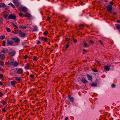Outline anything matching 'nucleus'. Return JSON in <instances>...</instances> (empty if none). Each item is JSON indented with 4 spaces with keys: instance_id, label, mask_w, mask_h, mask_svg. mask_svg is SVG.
Instances as JSON below:
<instances>
[{
    "instance_id": "nucleus-31",
    "label": "nucleus",
    "mask_w": 120,
    "mask_h": 120,
    "mask_svg": "<svg viewBox=\"0 0 120 120\" xmlns=\"http://www.w3.org/2000/svg\"><path fill=\"white\" fill-rule=\"evenodd\" d=\"M8 5H10L13 8H15V6L13 4L11 3H9V4H8Z\"/></svg>"
},
{
    "instance_id": "nucleus-11",
    "label": "nucleus",
    "mask_w": 120,
    "mask_h": 120,
    "mask_svg": "<svg viewBox=\"0 0 120 120\" xmlns=\"http://www.w3.org/2000/svg\"><path fill=\"white\" fill-rule=\"evenodd\" d=\"M23 72L22 69L21 68H20L18 69L17 71V72L19 74H21Z\"/></svg>"
},
{
    "instance_id": "nucleus-5",
    "label": "nucleus",
    "mask_w": 120,
    "mask_h": 120,
    "mask_svg": "<svg viewBox=\"0 0 120 120\" xmlns=\"http://www.w3.org/2000/svg\"><path fill=\"white\" fill-rule=\"evenodd\" d=\"M19 9L20 11H21L24 13L27 12L28 11L27 8L25 7H20L19 8Z\"/></svg>"
},
{
    "instance_id": "nucleus-58",
    "label": "nucleus",
    "mask_w": 120,
    "mask_h": 120,
    "mask_svg": "<svg viewBox=\"0 0 120 120\" xmlns=\"http://www.w3.org/2000/svg\"><path fill=\"white\" fill-rule=\"evenodd\" d=\"M22 45H25L26 44V43L24 42H23L22 43Z\"/></svg>"
},
{
    "instance_id": "nucleus-64",
    "label": "nucleus",
    "mask_w": 120,
    "mask_h": 120,
    "mask_svg": "<svg viewBox=\"0 0 120 120\" xmlns=\"http://www.w3.org/2000/svg\"><path fill=\"white\" fill-rule=\"evenodd\" d=\"M66 47L65 48L66 49H67L68 48V47L69 46V45H66Z\"/></svg>"
},
{
    "instance_id": "nucleus-4",
    "label": "nucleus",
    "mask_w": 120,
    "mask_h": 120,
    "mask_svg": "<svg viewBox=\"0 0 120 120\" xmlns=\"http://www.w3.org/2000/svg\"><path fill=\"white\" fill-rule=\"evenodd\" d=\"M16 16L13 15V14H10L8 17V19H13L15 21L16 20Z\"/></svg>"
},
{
    "instance_id": "nucleus-48",
    "label": "nucleus",
    "mask_w": 120,
    "mask_h": 120,
    "mask_svg": "<svg viewBox=\"0 0 120 120\" xmlns=\"http://www.w3.org/2000/svg\"><path fill=\"white\" fill-rule=\"evenodd\" d=\"M23 15V14L22 13H20L19 14V16L20 17H22Z\"/></svg>"
},
{
    "instance_id": "nucleus-50",
    "label": "nucleus",
    "mask_w": 120,
    "mask_h": 120,
    "mask_svg": "<svg viewBox=\"0 0 120 120\" xmlns=\"http://www.w3.org/2000/svg\"><path fill=\"white\" fill-rule=\"evenodd\" d=\"M5 107L4 109H2V111L3 112H4V113L5 112H6V111L5 110Z\"/></svg>"
},
{
    "instance_id": "nucleus-42",
    "label": "nucleus",
    "mask_w": 120,
    "mask_h": 120,
    "mask_svg": "<svg viewBox=\"0 0 120 120\" xmlns=\"http://www.w3.org/2000/svg\"><path fill=\"white\" fill-rule=\"evenodd\" d=\"M19 32V31H13V33H14V34H19V33L20 32Z\"/></svg>"
},
{
    "instance_id": "nucleus-23",
    "label": "nucleus",
    "mask_w": 120,
    "mask_h": 120,
    "mask_svg": "<svg viewBox=\"0 0 120 120\" xmlns=\"http://www.w3.org/2000/svg\"><path fill=\"white\" fill-rule=\"evenodd\" d=\"M38 30V27L36 26H35L34 28L33 29V31L35 32L37 31Z\"/></svg>"
},
{
    "instance_id": "nucleus-29",
    "label": "nucleus",
    "mask_w": 120,
    "mask_h": 120,
    "mask_svg": "<svg viewBox=\"0 0 120 120\" xmlns=\"http://www.w3.org/2000/svg\"><path fill=\"white\" fill-rule=\"evenodd\" d=\"M88 42L90 44H93L94 43V41L92 40H90L88 41Z\"/></svg>"
},
{
    "instance_id": "nucleus-49",
    "label": "nucleus",
    "mask_w": 120,
    "mask_h": 120,
    "mask_svg": "<svg viewBox=\"0 0 120 120\" xmlns=\"http://www.w3.org/2000/svg\"><path fill=\"white\" fill-rule=\"evenodd\" d=\"M37 45H38L39 44H41V42L40 41H39L38 40L37 41Z\"/></svg>"
},
{
    "instance_id": "nucleus-47",
    "label": "nucleus",
    "mask_w": 120,
    "mask_h": 120,
    "mask_svg": "<svg viewBox=\"0 0 120 120\" xmlns=\"http://www.w3.org/2000/svg\"><path fill=\"white\" fill-rule=\"evenodd\" d=\"M109 3L110 4V5H111L112 6L114 4L113 2L112 1H111Z\"/></svg>"
},
{
    "instance_id": "nucleus-61",
    "label": "nucleus",
    "mask_w": 120,
    "mask_h": 120,
    "mask_svg": "<svg viewBox=\"0 0 120 120\" xmlns=\"http://www.w3.org/2000/svg\"><path fill=\"white\" fill-rule=\"evenodd\" d=\"M18 1V0H13V2H16V1Z\"/></svg>"
},
{
    "instance_id": "nucleus-36",
    "label": "nucleus",
    "mask_w": 120,
    "mask_h": 120,
    "mask_svg": "<svg viewBox=\"0 0 120 120\" xmlns=\"http://www.w3.org/2000/svg\"><path fill=\"white\" fill-rule=\"evenodd\" d=\"M5 36H4L2 35L0 37V39L1 40H4L5 39Z\"/></svg>"
},
{
    "instance_id": "nucleus-9",
    "label": "nucleus",
    "mask_w": 120,
    "mask_h": 120,
    "mask_svg": "<svg viewBox=\"0 0 120 120\" xmlns=\"http://www.w3.org/2000/svg\"><path fill=\"white\" fill-rule=\"evenodd\" d=\"M14 59H11L8 62V63H9V65H10L11 66L13 65V64L14 63Z\"/></svg>"
},
{
    "instance_id": "nucleus-32",
    "label": "nucleus",
    "mask_w": 120,
    "mask_h": 120,
    "mask_svg": "<svg viewBox=\"0 0 120 120\" xmlns=\"http://www.w3.org/2000/svg\"><path fill=\"white\" fill-rule=\"evenodd\" d=\"M14 3L15 5L16 6H18L19 5V3L17 1L14 2H13Z\"/></svg>"
},
{
    "instance_id": "nucleus-10",
    "label": "nucleus",
    "mask_w": 120,
    "mask_h": 120,
    "mask_svg": "<svg viewBox=\"0 0 120 120\" xmlns=\"http://www.w3.org/2000/svg\"><path fill=\"white\" fill-rule=\"evenodd\" d=\"M8 50L6 49L5 48L2 50L1 51V53H3L4 54L7 53L8 52Z\"/></svg>"
},
{
    "instance_id": "nucleus-21",
    "label": "nucleus",
    "mask_w": 120,
    "mask_h": 120,
    "mask_svg": "<svg viewBox=\"0 0 120 120\" xmlns=\"http://www.w3.org/2000/svg\"><path fill=\"white\" fill-rule=\"evenodd\" d=\"M19 64V63L15 61L13 63V65L14 67H17L18 66Z\"/></svg>"
},
{
    "instance_id": "nucleus-35",
    "label": "nucleus",
    "mask_w": 120,
    "mask_h": 120,
    "mask_svg": "<svg viewBox=\"0 0 120 120\" xmlns=\"http://www.w3.org/2000/svg\"><path fill=\"white\" fill-rule=\"evenodd\" d=\"M48 32L47 31H46L45 32L43 33V34L45 36L47 35L48 34Z\"/></svg>"
},
{
    "instance_id": "nucleus-26",
    "label": "nucleus",
    "mask_w": 120,
    "mask_h": 120,
    "mask_svg": "<svg viewBox=\"0 0 120 120\" xmlns=\"http://www.w3.org/2000/svg\"><path fill=\"white\" fill-rule=\"evenodd\" d=\"M26 17H31V15L29 13H28L25 15Z\"/></svg>"
},
{
    "instance_id": "nucleus-43",
    "label": "nucleus",
    "mask_w": 120,
    "mask_h": 120,
    "mask_svg": "<svg viewBox=\"0 0 120 120\" xmlns=\"http://www.w3.org/2000/svg\"><path fill=\"white\" fill-rule=\"evenodd\" d=\"M6 30L8 32H10L11 31V30L8 27H7Z\"/></svg>"
},
{
    "instance_id": "nucleus-19",
    "label": "nucleus",
    "mask_w": 120,
    "mask_h": 120,
    "mask_svg": "<svg viewBox=\"0 0 120 120\" xmlns=\"http://www.w3.org/2000/svg\"><path fill=\"white\" fill-rule=\"evenodd\" d=\"M7 43L9 45H12L13 44V42L11 41H8Z\"/></svg>"
},
{
    "instance_id": "nucleus-14",
    "label": "nucleus",
    "mask_w": 120,
    "mask_h": 120,
    "mask_svg": "<svg viewBox=\"0 0 120 120\" xmlns=\"http://www.w3.org/2000/svg\"><path fill=\"white\" fill-rule=\"evenodd\" d=\"M15 80L17 81H19V82H20L22 81V79H20V78H19L18 77H15Z\"/></svg>"
},
{
    "instance_id": "nucleus-57",
    "label": "nucleus",
    "mask_w": 120,
    "mask_h": 120,
    "mask_svg": "<svg viewBox=\"0 0 120 120\" xmlns=\"http://www.w3.org/2000/svg\"><path fill=\"white\" fill-rule=\"evenodd\" d=\"M3 85V83L1 81H0V85L2 86V85Z\"/></svg>"
},
{
    "instance_id": "nucleus-39",
    "label": "nucleus",
    "mask_w": 120,
    "mask_h": 120,
    "mask_svg": "<svg viewBox=\"0 0 120 120\" xmlns=\"http://www.w3.org/2000/svg\"><path fill=\"white\" fill-rule=\"evenodd\" d=\"M3 19L2 18L0 19V24H3Z\"/></svg>"
},
{
    "instance_id": "nucleus-54",
    "label": "nucleus",
    "mask_w": 120,
    "mask_h": 120,
    "mask_svg": "<svg viewBox=\"0 0 120 120\" xmlns=\"http://www.w3.org/2000/svg\"><path fill=\"white\" fill-rule=\"evenodd\" d=\"M116 22L117 23H120V20L117 19L116 20Z\"/></svg>"
},
{
    "instance_id": "nucleus-44",
    "label": "nucleus",
    "mask_w": 120,
    "mask_h": 120,
    "mask_svg": "<svg viewBox=\"0 0 120 120\" xmlns=\"http://www.w3.org/2000/svg\"><path fill=\"white\" fill-rule=\"evenodd\" d=\"M112 87L113 88H114L115 87L116 85L114 83H112L111 85Z\"/></svg>"
},
{
    "instance_id": "nucleus-25",
    "label": "nucleus",
    "mask_w": 120,
    "mask_h": 120,
    "mask_svg": "<svg viewBox=\"0 0 120 120\" xmlns=\"http://www.w3.org/2000/svg\"><path fill=\"white\" fill-rule=\"evenodd\" d=\"M97 85V83L96 82H93L92 83L91 86H95Z\"/></svg>"
},
{
    "instance_id": "nucleus-20",
    "label": "nucleus",
    "mask_w": 120,
    "mask_h": 120,
    "mask_svg": "<svg viewBox=\"0 0 120 120\" xmlns=\"http://www.w3.org/2000/svg\"><path fill=\"white\" fill-rule=\"evenodd\" d=\"M11 86H14L17 83V82L15 81H12L11 82Z\"/></svg>"
},
{
    "instance_id": "nucleus-17",
    "label": "nucleus",
    "mask_w": 120,
    "mask_h": 120,
    "mask_svg": "<svg viewBox=\"0 0 120 120\" xmlns=\"http://www.w3.org/2000/svg\"><path fill=\"white\" fill-rule=\"evenodd\" d=\"M81 81L84 83H87L88 81L85 79H82L81 80Z\"/></svg>"
},
{
    "instance_id": "nucleus-33",
    "label": "nucleus",
    "mask_w": 120,
    "mask_h": 120,
    "mask_svg": "<svg viewBox=\"0 0 120 120\" xmlns=\"http://www.w3.org/2000/svg\"><path fill=\"white\" fill-rule=\"evenodd\" d=\"M37 57L35 56H34V58H33V60L35 61H37L38 60Z\"/></svg>"
},
{
    "instance_id": "nucleus-41",
    "label": "nucleus",
    "mask_w": 120,
    "mask_h": 120,
    "mask_svg": "<svg viewBox=\"0 0 120 120\" xmlns=\"http://www.w3.org/2000/svg\"><path fill=\"white\" fill-rule=\"evenodd\" d=\"M28 56L27 55H26L23 57V58L24 59H26L28 58Z\"/></svg>"
},
{
    "instance_id": "nucleus-45",
    "label": "nucleus",
    "mask_w": 120,
    "mask_h": 120,
    "mask_svg": "<svg viewBox=\"0 0 120 120\" xmlns=\"http://www.w3.org/2000/svg\"><path fill=\"white\" fill-rule=\"evenodd\" d=\"M30 76L31 78L34 79V75L31 74Z\"/></svg>"
},
{
    "instance_id": "nucleus-30",
    "label": "nucleus",
    "mask_w": 120,
    "mask_h": 120,
    "mask_svg": "<svg viewBox=\"0 0 120 120\" xmlns=\"http://www.w3.org/2000/svg\"><path fill=\"white\" fill-rule=\"evenodd\" d=\"M26 65L25 67V68H26V70H28L30 68V66L28 64H26Z\"/></svg>"
},
{
    "instance_id": "nucleus-3",
    "label": "nucleus",
    "mask_w": 120,
    "mask_h": 120,
    "mask_svg": "<svg viewBox=\"0 0 120 120\" xmlns=\"http://www.w3.org/2000/svg\"><path fill=\"white\" fill-rule=\"evenodd\" d=\"M106 8V11L109 12H112V7L110 5H108L107 6H105Z\"/></svg>"
},
{
    "instance_id": "nucleus-13",
    "label": "nucleus",
    "mask_w": 120,
    "mask_h": 120,
    "mask_svg": "<svg viewBox=\"0 0 120 120\" xmlns=\"http://www.w3.org/2000/svg\"><path fill=\"white\" fill-rule=\"evenodd\" d=\"M71 40L69 38H66L65 42H66L67 43L65 45H69V44L70 41Z\"/></svg>"
},
{
    "instance_id": "nucleus-16",
    "label": "nucleus",
    "mask_w": 120,
    "mask_h": 120,
    "mask_svg": "<svg viewBox=\"0 0 120 120\" xmlns=\"http://www.w3.org/2000/svg\"><path fill=\"white\" fill-rule=\"evenodd\" d=\"M6 7V5L4 3H0V7L4 8Z\"/></svg>"
},
{
    "instance_id": "nucleus-63",
    "label": "nucleus",
    "mask_w": 120,
    "mask_h": 120,
    "mask_svg": "<svg viewBox=\"0 0 120 120\" xmlns=\"http://www.w3.org/2000/svg\"><path fill=\"white\" fill-rule=\"evenodd\" d=\"M19 28L20 29H21L22 28V26H19Z\"/></svg>"
},
{
    "instance_id": "nucleus-40",
    "label": "nucleus",
    "mask_w": 120,
    "mask_h": 120,
    "mask_svg": "<svg viewBox=\"0 0 120 120\" xmlns=\"http://www.w3.org/2000/svg\"><path fill=\"white\" fill-rule=\"evenodd\" d=\"M92 71L95 72H98V70L96 68L93 69H92Z\"/></svg>"
},
{
    "instance_id": "nucleus-53",
    "label": "nucleus",
    "mask_w": 120,
    "mask_h": 120,
    "mask_svg": "<svg viewBox=\"0 0 120 120\" xmlns=\"http://www.w3.org/2000/svg\"><path fill=\"white\" fill-rule=\"evenodd\" d=\"M83 54H84L85 52H87V51L85 50V49H84L83 50Z\"/></svg>"
},
{
    "instance_id": "nucleus-62",
    "label": "nucleus",
    "mask_w": 120,
    "mask_h": 120,
    "mask_svg": "<svg viewBox=\"0 0 120 120\" xmlns=\"http://www.w3.org/2000/svg\"><path fill=\"white\" fill-rule=\"evenodd\" d=\"M65 120H68V117H66L65 118Z\"/></svg>"
},
{
    "instance_id": "nucleus-51",
    "label": "nucleus",
    "mask_w": 120,
    "mask_h": 120,
    "mask_svg": "<svg viewBox=\"0 0 120 120\" xmlns=\"http://www.w3.org/2000/svg\"><path fill=\"white\" fill-rule=\"evenodd\" d=\"M3 95V94L2 93L0 92V97H1Z\"/></svg>"
},
{
    "instance_id": "nucleus-2",
    "label": "nucleus",
    "mask_w": 120,
    "mask_h": 120,
    "mask_svg": "<svg viewBox=\"0 0 120 120\" xmlns=\"http://www.w3.org/2000/svg\"><path fill=\"white\" fill-rule=\"evenodd\" d=\"M39 39L41 41L44 42H46L48 40L47 38L45 37H39Z\"/></svg>"
},
{
    "instance_id": "nucleus-56",
    "label": "nucleus",
    "mask_w": 120,
    "mask_h": 120,
    "mask_svg": "<svg viewBox=\"0 0 120 120\" xmlns=\"http://www.w3.org/2000/svg\"><path fill=\"white\" fill-rule=\"evenodd\" d=\"M3 44L2 45H5V41H3Z\"/></svg>"
},
{
    "instance_id": "nucleus-15",
    "label": "nucleus",
    "mask_w": 120,
    "mask_h": 120,
    "mask_svg": "<svg viewBox=\"0 0 120 120\" xmlns=\"http://www.w3.org/2000/svg\"><path fill=\"white\" fill-rule=\"evenodd\" d=\"M104 68L106 71H108L110 69V67L108 66H104Z\"/></svg>"
},
{
    "instance_id": "nucleus-55",
    "label": "nucleus",
    "mask_w": 120,
    "mask_h": 120,
    "mask_svg": "<svg viewBox=\"0 0 120 120\" xmlns=\"http://www.w3.org/2000/svg\"><path fill=\"white\" fill-rule=\"evenodd\" d=\"M51 18V17H48L47 18V19H46V21H48L50 20V19Z\"/></svg>"
},
{
    "instance_id": "nucleus-46",
    "label": "nucleus",
    "mask_w": 120,
    "mask_h": 120,
    "mask_svg": "<svg viewBox=\"0 0 120 120\" xmlns=\"http://www.w3.org/2000/svg\"><path fill=\"white\" fill-rule=\"evenodd\" d=\"M3 77V76L2 74H0V78L1 79H2Z\"/></svg>"
},
{
    "instance_id": "nucleus-37",
    "label": "nucleus",
    "mask_w": 120,
    "mask_h": 120,
    "mask_svg": "<svg viewBox=\"0 0 120 120\" xmlns=\"http://www.w3.org/2000/svg\"><path fill=\"white\" fill-rule=\"evenodd\" d=\"M8 14H6L4 15H3V17L5 19H6V18H8Z\"/></svg>"
},
{
    "instance_id": "nucleus-28",
    "label": "nucleus",
    "mask_w": 120,
    "mask_h": 120,
    "mask_svg": "<svg viewBox=\"0 0 120 120\" xmlns=\"http://www.w3.org/2000/svg\"><path fill=\"white\" fill-rule=\"evenodd\" d=\"M72 39L73 40V42L74 43H75V44L77 42V40L76 39H74L73 37H72Z\"/></svg>"
},
{
    "instance_id": "nucleus-7",
    "label": "nucleus",
    "mask_w": 120,
    "mask_h": 120,
    "mask_svg": "<svg viewBox=\"0 0 120 120\" xmlns=\"http://www.w3.org/2000/svg\"><path fill=\"white\" fill-rule=\"evenodd\" d=\"M8 55L10 56H13L16 54L15 51L14 50H12L8 52Z\"/></svg>"
},
{
    "instance_id": "nucleus-24",
    "label": "nucleus",
    "mask_w": 120,
    "mask_h": 120,
    "mask_svg": "<svg viewBox=\"0 0 120 120\" xmlns=\"http://www.w3.org/2000/svg\"><path fill=\"white\" fill-rule=\"evenodd\" d=\"M116 28L118 30L120 29V24H116Z\"/></svg>"
},
{
    "instance_id": "nucleus-52",
    "label": "nucleus",
    "mask_w": 120,
    "mask_h": 120,
    "mask_svg": "<svg viewBox=\"0 0 120 120\" xmlns=\"http://www.w3.org/2000/svg\"><path fill=\"white\" fill-rule=\"evenodd\" d=\"M101 45H102L103 44V43L102 42V41L101 40H100L99 41Z\"/></svg>"
},
{
    "instance_id": "nucleus-1",
    "label": "nucleus",
    "mask_w": 120,
    "mask_h": 120,
    "mask_svg": "<svg viewBox=\"0 0 120 120\" xmlns=\"http://www.w3.org/2000/svg\"><path fill=\"white\" fill-rule=\"evenodd\" d=\"M11 39L13 41V42L16 44L18 45L20 43V39L18 37L12 38Z\"/></svg>"
},
{
    "instance_id": "nucleus-38",
    "label": "nucleus",
    "mask_w": 120,
    "mask_h": 120,
    "mask_svg": "<svg viewBox=\"0 0 120 120\" xmlns=\"http://www.w3.org/2000/svg\"><path fill=\"white\" fill-rule=\"evenodd\" d=\"M0 65L3 66H4V62L2 61H1V62L0 63Z\"/></svg>"
},
{
    "instance_id": "nucleus-22",
    "label": "nucleus",
    "mask_w": 120,
    "mask_h": 120,
    "mask_svg": "<svg viewBox=\"0 0 120 120\" xmlns=\"http://www.w3.org/2000/svg\"><path fill=\"white\" fill-rule=\"evenodd\" d=\"M0 103H1L3 105H5L6 104H7V102L3 100H2L0 102Z\"/></svg>"
},
{
    "instance_id": "nucleus-27",
    "label": "nucleus",
    "mask_w": 120,
    "mask_h": 120,
    "mask_svg": "<svg viewBox=\"0 0 120 120\" xmlns=\"http://www.w3.org/2000/svg\"><path fill=\"white\" fill-rule=\"evenodd\" d=\"M84 25L83 24H81L79 25V27L80 28V29H82L84 28Z\"/></svg>"
},
{
    "instance_id": "nucleus-34",
    "label": "nucleus",
    "mask_w": 120,
    "mask_h": 120,
    "mask_svg": "<svg viewBox=\"0 0 120 120\" xmlns=\"http://www.w3.org/2000/svg\"><path fill=\"white\" fill-rule=\"evenodd\" d=\"M11 24L13 25V26L14 27H15L16 28H18V27L17 26L15 25L14 23L13 22H11Z\"/></svg>"
},
{
    "instance_id": "nucleus-59",
    "label": "nucleus",
    "mask_w": 120,
    "mask_h": 120,
    "mask_svg": "<svg viewBox=\"0 0 120 120\" xmlns=\"http://www.w3.org/2000/svg\"><path fill=\"white\" fill-rule=\"evenodd\" d=\"M96 62H97V63L98 64H100V62L99 61H96Z\"/></svg>"
},
{
    "instance_id": "nucleus-60",
    "label": "nucleus",
    "mask_w": 120,
    "mask_h": 120,
    "mask_svg": "<svg viewBox=\"0 0 120 120\" xmlns=\"http://www.w3.org/2000/svg\"><path fill=\"white\" fill-rule=\"evenodd\" d=\"M26 26H24V27H22V28L23 29H26Z\"/></svg>"
},
{
    "instance_id": "nucleus-6",
    "label": "nucleus",
    "mask_w": 120,
    "mask_h": 120,
    "mask_svg": "<svg viewBox=\"0 0 120 120\" xmlns=\"http://www.w3.org/2000/svg\"><path fill=\"white\" fill-rule=\"evenodd\" d=\"M68 98V101L70 102H73L74 99L73 97L69 95H68L67 96Z\"/></svg>"
},
{
    "instance_id": "nucleus-12",
    "label": "nucleus",
    "mask_w": 120,
    "mask_h": 120,
    "mask_svg": "<svg viewBox=\"0 0 120 120\" xmlns=\"http://www.w3.org/2000/svg\"><path fill=\"white\" fill-rule=\"evenodd\" d=\"M86 76L88 78V79L89 80H91L92 81V80L93 78L92 76L88 74H87Z\"/></svg>"
},
{
    "instance_id": "nucleus-8",
    "label": "nucleus",
    "mask_w": 120,
    "mask_h": 120,
    "mask_svg": "<svg viewBox=\"0 0 120 120\" xmlns=\"http://www.w3.org/2000/svg\"><path fill=\"white\" fill-rule=\"evenodd\" d=\"M19 31L20 32L19 33V34L20 37L22 38H24L26 36V34L25 33L22 32L21 30H19Z\"/></svg>"
},
{
    "instance_id": "nucleus-18",
    "label": "nucleus",
    "mask_w": 120,
    "mask_h": 120,
    "mask_svg": "<svg viewBox=\"0 0 120 120\" xmlns=\"http://www.w3.org/2000/svg\"><path fill=\"white\" fill-rule=\"evenodd\" d=\"M5 56L4 54H2L0 55V59L1 60H2L5 58Z\"/></svg>"
}]
</instances>
